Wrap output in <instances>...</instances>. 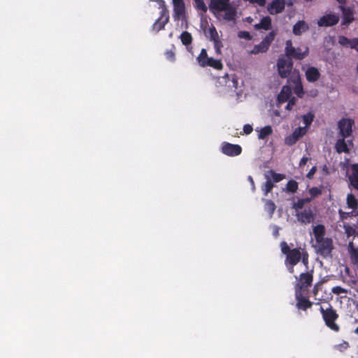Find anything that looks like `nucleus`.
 <instances>
[{
	"mask_svg": "<svg viewBox=\"0 0 358 358\" xmlns=\"http://www.w3.org/2000/svg\"><path fill=\"white\" fill-rule=\"evenodd\" d=\"M286 58L281 57L278 59L277 66L279 75L282 78H287L288 84L283 86L280 92L278 95L277 102L278 106L287 102L285 108L291 110V85H289L290 78H289L291 73V40H287L286 42Z\"/></svg>",
	"mask_w": 358,
	"mask_h": 358,
	"instance_id": "1",
	"label": "nucleus"
},
{
	"mask_svg": "<svg viewBox=\"0 0 358 358\" xmlns=\"http://www.w3.org/2000/svg\"><path fill=\"white\" fill-rule=\"evenodd\" d=\"M209 9L215 15H222L225 20H234L237 14L236 8L230 0H210Z\"/></svg>",
	"mask_w": 358,
	"mask_h": 358,
	"instance_id": "2",
	"label": "nucleus"
},
{
	"mask_svg": "<svg viewBox=\"0 0 358 358\" xmlns=\"http://www.w3.org/2000/svg\"><path fill=\"white\" fill-rule=\"evenodd\" d=\"M320 310L326 326L335 332L339 331L340 327L336 323L338 318L336 310L331 305L326 309L321 306Z\"/></svg>",
	"mask_w": 358,
	"mask_h": 358,
	"instance_id": "3",
	"label": "nucleus"
},
{
	"mask_svg": "<svg viewBox=\"0 0 358 358\" xmlns=\"http://www.w3.org/2000/svg\"><path fill=\"white\" fill-rule=\"evenodd\" d=\"M315 248L317 252L321 256L324 257H329L334 249L333 241L329 238L321 239L320 241L315 242Z\"/></svg>",
	"mask_w": 358,
	"mask_h": 358,
	"instance_id": "4",
	"label": "nucleus"
},
{
	"mask_svg": "<svg viewBox=\"0 0 358 358\" xmlns=\"http://www.w3.org/2000/svg\"><path fill=\"white\" fill-rule=\"evenodd\" d=\"M173 6V18L175 21H187L185 5L183 0H172Z\"/></svg>",
	"mask_w": 358,
	"mask_h": 358,
	"instance_id": "5",
	"label": "nucleus"
},
{
	"mask_svg": "<svg viewBox=\"0 0 358 358\" xmlns=\"http://www.w3.org/2000/svg\"><path fill=\"white\" fill-rule=\"evenodd\" d=\"M275 36V33L273 31L269 32L259 44L254 46L250 53L257 55L260 52H266L268 50L272 41L274 40Z\"/></svg>",
	"mask_w": 358,
	"mask_h": 358,
	"instance_id": "6",
	"label": "nucleus"
},
{
	"mask_svg": "<svg viewBox=\"0 0 358 358\" xmlns=\"http://www.w3.org/2000/svg\"><path fill=\"white\" fill-rule=\"evenodd\" d=\"M315 215L310 206L296 212L297 220L303 224L312 223L315 220Z\"/></svg>",
	"mask_w": 358,
	"mask_h": 358,
	"instance_id": "7",
	"label": "nucleus"
},
{
	"mask_svg": "<svg viewBox=\"0 0 358 358\" xmlns=\"http://www.w3.org/2000/svg\"><path fill=\"white\" fill-rule=\"evenodd\" d=\"M295 298V306L299 311H306L313 306V302H311L306 296L303 295V292L296 290Z\"/></svg>",
	"mask_w": 358,
	"mask_h": 358,
	"instance_id": "8",
	"label": "nucleus"
},
{
	"mask_svg": "<svg viewBox=\"0 0 358 358\" xmlns=\"http://www.w3.org/2000/svg\"><path fill=\"white\" fill-rule=\"evenodd\" d=\"M313 282V275L308 273H301L295 285V291L303 292L311 286Z\"/></svg>",
	"mask_w": 358,
	"mask_h": 358,
	"instance_id": "9",
	"label": "nucleus"
},
{
	"mask_svg": "<svg viewBox=\"0 0 358 358\" xmlns=\"http://www.w3.org/2000/svg\"><path fill=\"white\" fill-rule=\"evenodd\" d=\"M213 25V24H211ZM206 35L210 41H213L215 52L217 55L221 54V49L223 47L222 41L220 40L219 35L216 29L212 26L206 31Z\"/></svg>",
	"mask_w": 358,
	"mask_h": 358,
	"instance_id": "10",
	"label": "nucleus"
},
{
	"mask_svg": "<svg viewBox=\"0 0 358 358\" xmlns=\"http://www.w3.org/2000/svg\"><path fill=\"white\" fill-rule=\"evenodd\" d=\"M354 121L348 118H342L338 124L342 137L347 138L352 134Z\"/></svg>",
	"mask_w": 358,
	"mask_h": 358,
	"instance_id": "11",
	"label": "nucleus"
},
{
	"mask_svg": "<svg viewBox=\"0 0 358 358\" xmlns=\"http://www.w3.org/2000/svg\"><path fill=\"white\" fill-rule=\"evenodd\" d=\"M300 260L307 266L308 264V254L303 248L292 249V266L296 265Z\"/></svg>",
	"mask_w": 358,
	"mask_h": 358,
	"instance_id": "12",
	"label": "nucleus"
},
{
	"mask_svg": "<svg viewBox=\"0 0 358 358\" xmlns=\"http://www.w3.org/2000/svg\"><path fill=\"white\" fill-rule=\"evenodd\" d=\"M222 152L227 156L234 157L241 155L242 148L239 145L224 142L222 144Z\"/></svg>",
	"mask_w": 358,
	"mask_h": 358,
	"instance_id": "13",
	"label": "nucleus"
},
{
	"mask_svg": "<svg viewBox=\"0 0 358 358\" xmlns=\"http://www.w3.org/2000/svg\"><path fill=\"white\" fill-rule=\"evenodd\" d=\"M285 5L284 0H273L268 5L267 9L270 14L274 15L280 13L284 9Z\"/></svg>",
	"mask_w": 358,
	"mask_h": 358,
	"instance_id": "14",
	"label": "nucleus"
},
{
	"mask_svg": "<svg viewBox=\"0 0 358 358\" xmlns=\"http://www.w3.org/2000/svg\"><path fill=\"white\" fill-rule=\"evenodd\" d=\"M282 252L286 255L285 264L289 271H291V248L285 241L280 243Z\"/></svg>",
	"mask_w": 358,
	"mask_h": 358,
	"instance_id": "15",
	"label": "nucleus"
},
{
	"mask_svg": "<svg viewBox=\"0 0 358 358\" xmlns=\"http://www.w3.org/2000/svg\"><path fill=\"white\" fill-rule=\"evenodd\" d=\"M320 76L318 69L315 67H309L306 71V77L309 82L317 81Z\"/></svg>",
	"mask_w": 358,
	"mask_h": 358,
	"instance_id": "16",
	"label": "nucleus"
},
{
	"mask_svg": "<svg viewBox=\"0 0 358 358\" xmlns=\"http://www.w3.org/2000/svg\"><path fill=\"white\" fill-rule=\"evenodd\" d=\"M292 92L299 98H302L305 94L303 85L299 79L292 78Z\"/></svg>",
	"mask_w": 358,
	"mask_h": 358,
	"instance_id": "17",
	"label": "nucleus"
},
{
	"mask_svg": "<svg viewBox=\"0 0 358 358\" xmlns=\"http://www.w3.org/2000/svg\"><path fill=\"white\" fill-rule=\"evenodd\" d=\"M352 170V173L349 176V180L350 185L358 190V164H353Z\"/></svg>",
	"mask_w": 358,
	"mask_h": 358,
	"instance_id": "18",
	"label": "nucleus"
},
{
	"mask_svg": "<svg viewBox=\"0 0 358 358\" xmlns=\"http://www.w3.org/2000/svg\"><path fill=\"white\" fill-rule=\"evenodd\" d=\"M313 234L315 238V242H319L321 239L325 238V228L322 224H317L313 228Z\"/></svg>",
	"mask_w": 358,
	"mask_h": 358,
	"instance_id": "19",
	"label": "nucleus"
},
{
	"mask_svg": "<svg viewBox=\"0 0 358 358\" xmlns=\"http://www.w3.org/2000/svg\"><path fill=\"white\" fill-rule=\"evenodd\" d=\"M344 22H352L355 20L353 10L350 7L341 6Z\"/></svg>",
	"mask_w": 358,
	"mask_h": 358,
	"instance_id": "20",
	"label": "nucleus"
},
{
	"mask_svg": "<svg viewBox=\"0 0 358 358\" xmlns=\"http://www.w3.org/2000/svg\"><path fill=\"white\" fill-rule=\"evenodd\" d=\"M345 138L342 137V138L338 139L336 143V150L338 153H349L350 150L348 147V145L345 141Z\"/></svg>",
	"mask_w": 358,
	"mask_h": 358,
	"instance_id": "21",
	"label": "nucleus"
},
{
	"mask_svg": "<svg viewBox=\"0 0 358 358\" xmlns=\"http://www.w3.org/2000/svg\"><path fill=\"white\" fill-rule=\"evenodd\" d=\"M308 131L306 127H299L292 132V144L296 143L300 138L303 136Z\"/></svg>",
	"mask_w": 358,
	"mask_h": 358,
	"instance_id": "22",
	"label": "nucleus"
},
{
	"mask_svg": "<svg viewBox=\"0 0 358 358\" xmlns=\"http://www.w3.org/2000/svg\"><path fill=\"white\" fill-rule=\"evenodd\" d=\"M265 177L266 179H270L272 182H278L285 178V176L281 173H277L273 170H270L267 171L265 174Z\"/></svg>",
	"mask_w": 358,
	"mask_h": 358,
	"instance_id": "23",
	"label": "nucleus"
},
{
	"mask_svg": "<svg viewBox=\"0 0 358 358\" xmlns=\"http://www.w3.org/2000/svg\"><path fill=\"white\" fill-rule=\"evenodd\" d=\"M308 53V48L304 46L303 50L301 48H294L292 47V58L297 59H303Z\"/></svg>",
	"mask_w": 358,
	"mask_h": 358,
	"instance_id": "24",
	"label": "nucleus"
},
{
	"mask_svg": "<svg viewBox=\"0 0 358 358\" xmlns=\"http://www.w3.org/2000/svg\"><path fill=\"white\" fill-rule=\"evenodd\" d=\"M350 257L353 264H358V248H355L352 242H350L348 245Z\"/></svg>",
	"mask_w": 358,
	"mask_h": 358,
	"instance_id": "25",
	"label": "nucleus"
},
{
	"mask_svg": "<svg viewBox=\"0 0 358 358\" xmlns=\"http://www.w3.org/2000/svg\"><path fill=\"white\" fill-rule=\"evenodd\" d=\"M311 201V198H302V199H298L297 201H294L292 203V208H294L296 212L297 210H303L304 209V206L306 204L309 203Z\"/></svg>",
	"mask_w": 358,
	"mask_h": 358,
	"instance_id": "26",
	"label": "nucleus"
},
{
	"mask_svg": "<svg viewBox=\"0 0 358 358\" xmlns=\"http://www.w3.org/2000/svg\"><path fill=\"white\" fill-rule=\"evenodd\" d=\"M210 66L216 70H221L223 68V64L220 59H215L213 57H210L208 62L204 64V67Z\"/></svg>",
	"mask_w": 358,
	"mask_h": 358,
	"instance_id": "27",
	"label": "nucleus"
},
{
	"mask_svg": "<svg viewBox=\"0 0 358 358\" xmlns=\"http://www.w3.org/2000/svg\"><path fill=\"white\" fill-rule=\"evenodd\" d=\"M339 16L334 14L329 13L322 16L318 21V22H338Z\"/></svg>",
	"mask_w": 358,
	"mask_h": 358,
	"instance_id": "28",
	"label": "nucleus"
},
{
	"mask_svg": "<svg viewBox=\"0 0 358 358\" xmlns=\"http://www.w3.org/2000/svg\"><path fill=\"white\" fill-rule=\"evenodd\" d=\"M210 57H209L208 56V54H207V51L206 49L203 48L201 50V52L200 54L199 55V56L197 57L196 59H197V62L199 63V64L201 66V67H204V64H206V62H208V59H210Z\"/></svg>",
	"mask_w": 358,
	"mask_h": 358,
	"instance_id": "29",
	"label": "nucleus"
},
{
	"mask_svg": "<svg viewBox=\"0 0 358 358\" xmlns=\"http://www.w3.org/2000/svg\"><path fill=\"white\" fill-rule=\"evenodd\" d=\"M264 210L268 213V215L271 217L274 213L275 210V205L273 201L271 200L264 199Z\"/></svg>",
	"mask_w": 358,
	"mask_h": 358,
	"instance_id": "30",
	"label": "nucleus"
},
{
	"mask_svg": "<svg viewBox=\"0 0 358 358\" xmlns=\"http://www.w3.org/2000/svg\"><path fill=\"white\" fill-rule=\"evenodd\" d=\"M273 133V129L271 126H265L262 128L258 134V138L259 139H265L267 136H270Z\"/></svg>",
	"mask_w": 358,
	"mask_h": 358,
	"instance_id": "31",
	"label": "nucleus"
},
{
	"mask_svg": "<svg viewBox=\"0 0 358 358\" xmlns=\"http://www.w3.org/2000/svg\"><path fill=\"white\" fill-rule=\"evenodd\" d=\"M347 204L350 208L356 209L358 206V200L352 194H349L347 196Z\"/></svg>",
	"mask_w": 358,
	"mask_h": 358,
	"instance_id": "32",
	"label": "nucleus"
},
{
	"mask_svg": "<svg viewBox=\"0 0 358 358\" xmlns=\"http://www.w3.org/2000/svg\"><path fill=\"white\" fill-rule=\"evenodd\" d=\"M169 10L166 8H162L160 17L156 20L155 22H169Z\"/></svg>",
	"mask_w": 358,
	"mask_h": 358,
	"instance_id": "33",
	"label": "nucleus"
},
{
	"mask_svg": "<svg viewBox=\"0 0 358 358\" xmlns=\"http://www.w3.org/2000/svg\"><path fill=\"white\" fill-rule=\"evenodd\" d=\"M301 119H302L303 122L305 124L304 127H306V128H308L309 126L311 124V123L313 121L314 115L311 112H309L305 115H303L301 116Z\"/></svg>",
	"mask_w": 358,
	"mask_h": 358,
	"instance_id": "34",
	"label": "nucleus"
},
{
	"mask_svg": "<svg viewBox=\"0 0 358 358\" xmlns=\"http://www.w3.org/2000/svg\"><path fill=\"white\" fill-rule=\"evenodd\" d=\"M180 39L182 43L185 45H188L192 43V38L191 34L187 31H183L180 35Z\"/></svg>",
	"mask_w": 358,
	"mask_h": 358,
	"instance_id": "35",
	"label": "nucleus"
},
{
	"mask_svg": "<svg viewBox=\"0 0 358 358\" xmlns=\"http://www.w3.org/2000/svg\"><path fill=\"white\" fill-rule=\"evenodd\" d=\"M176 52V47L173 45L171 46V48L170 50H167L166 52H165V56H166V58L169 60L170 62H174L175 59H176V57H175V53Z\"/></svg>",
	"mask_w": 358,
	"mask_h": 358,
	"instance_id": "36",
	"label": "nucleus"
},
{
	"mask_svg": "<svg viewBox=\"0 0 358 358\" xmlns=\"http://www.w3.org/2000/svg\"><path fill=\"white\" fill-rule=\"evenodd\" d=\"M273 187V183L272 180L270 179H266V181L262 187V190L264 192V194L266 195L268 192H270Z\"/></svg>",
	"mask_w": 358,
	"mask_h": 358,
	"instance_id": "37",
	"label": "nucleus"
},
{
	"mask_svg": "<svg viewBox=\"0 0 358 358\" xmlns=\"http://www.w3.org/2000/svg\"><path fill=\"white\" fill-rule=\"evenodd\" d=\"M338 43L343 46H350L352 48V40H350L344 36H339Z\"/></svg>",
	"mask_w": 358,
	"mask_h": 358,
	"instance_id": "38",
	"label": "nucleus"
},
{
	"mask_svg": "<svg viewBox=\"0 0 358 358\" xmlns=\"http://www.w3.org/2000/svg\"><path fill=\"white\" fill-rule=\"evenodd\" d=\"M307 24H294L292 28V33L294 34H299L300 29H302L303 31L308 29Z\"/></svg>",
	"mask_w": 358,
	"mask_h": 358,
	"instance_id": "39",
	"label": "nucleus"
},
{
	"mask_svg": "<svg viewBox=\"0 0 358 358\" xmlns=\"http://www.w3.org/2000/svg\"><path fill=\"white\" fill-rule=\"evenodd\" d=\"M195 7L202 12H206L207 6H206L204 1L203 0H196L194 1Z\"/></svg>",
	"mask_w": 358,
	"mask_h": 358,
	"instance_id": "40",
	"label": "nucleus"
},
{
	"mask_svg": "<svg viewBox=\"0 0 358 358\" xmlns=\"http://www.w3.org/2000/svg\"><path fill=\"white\" fill-rule=\"evenodd\" d=\"M238 36L240 38H244V39H245L247 41H249V40L252 39V36L247 31H238Z\"/></svg>",
	"mask_w": 358,
	"mask_h": 358,
	"instance_id": "41",
	"label": "nucleus"
},
{
	"mask_svg": "<svg viewBox=\"0 0 358 358\" xmlns=\"http://www.w3.org/2000/svg\"><path fill=\"white\" fill-rule=\"evenodd\" d=\"M309 193L311 196L310 198L312 199L313 198H315V197L317 196L318 195L321 194L322 192L319 188L314 187H311L309 189Z\"/></svg>",
	"mask_w": 358,
	"mask_h": 358,
	"instance_id": "42",
	"label": "nucleus"
},
{
	"mask_svg": "<svg viewBox=\"0 0 358 358\" xmlns=\"http://www.w3.org/2000/svg\"><path fill=\"white\" fill-rule=\"evenodd\" d=\"M272 24H255V27L256 29H265L269 30L271 29Z\"/></svg>",
	"mask_w": 358,
	"mask_h": 358,
	"instance_id": "43",
	"label": "nucleus"
},
{
	"mask_svg": "<svg viewBox=\"0 0 358 358\" xmlns=\"http://www.w3.org/2000/svg\"><path fill=\"white\" fill-rule=\"evenodd\" d=\"M245 2H249L251 4H257L259 6H264L266 5V0H243Z\"/></svg>",
	"mask_w": 358,
	"mask_h": 358,
	"instance_id": "44",
	"label": "nucleus"
},
{
	"mask_svg": "<svg viewBox=\"0 0 358 358\" xmlns=\"http://www.w3.org/2000/svg\"><path fill=\"white\" fill-rule=\"evenodd\" d=\"M331 291L333 293H334L336 294H344V293L347 292V291L344 288H343L340 286L334 287L332 288Z\"/></svg>",
	"mask_w": 358,
	"mask_h": 358,
	"instance_id": "45",
	"label": "nucleus"
},
{
	"mask_svg": "<svg viewBox=\"0 0 358 358\" xmlns=\"http://www.w3.org/2000/svg\"><path fill=\"white\" fill-rule=\"evenodd\" d=\"M252 131H253V128L250 124H247L243 126L244 134H250L252 132Z\"/></svg>",
	"mask_w": 358,
	"mask_h": 358,
	"instance_id": "46",
	"label": "nucleus"
},
{
	"mask_svg": "<svg viewBox=\"0 0 358 358\" xmlns=\"http://www.w3.org/2000/svg\"><path fill=\"white\" fill-rule=\"evenodd\" d=\"M317 169L315 166H313L306 175V177L309 179L313 178V175L315 173Z\"/></svg>",
	"mask_w": 358,
	"mask_h": 358,
	"instance_id": "47",
	"label": "nucleus"
},
{
	"mask_svg": "<svg viewBox=\"0 0 358 358\" xmlns=\"http://www.w3.org/2000/svg\"><path fill=\"white\" fill-rule=\"evenodd\" d=\"M352 48L356 50L358 52V38L352 39Z\"/></svg>",
	"mask_w": 358,
	"mask_h": 358,
	"instance_id": "48",
	"label": "nucleus"
},
{
	"mask_svg": "<svg viewBox=\"0 0 358 358\" xmlns=\"http://www.w3.org/2000/svg\"><path fill=\"white\" fill-rule=\"evenodd\" d=\"M298 189V183L295 180H292V194L294 193Z\"/></svg>",
	"mask_w": 358,
	"mask_h": 358,
	"instance_id": "49",
	"label": "nucleus"
},
{
	"mask_svg": "<svg viewBox=\"0 0 358 358\" xmlns=\"http://www.w3.org/2000/svg\"><path fill=\"white\" fill-rule=\"evenodd\" d=\"M285 144H287V145H291V143H292V141H291V136H287L285 138Z\"/></svg>",
	"mask_w": 358,
	"mask_h": 358,
	"instance_id": "50",
	"label": "nucleus"
},
{
	"mask_svg": "<svg viewBox=\"0 0 358 358\" xmlns=\"http://www.w3.org/2000/svg\"><path fill=\"white\" fill-rule=\"evenodd\" d=\"M260 22L264 23V22H271V18L269 17H263Z\"/></svg>",
	"mask_w": 358,
	"mask_h": 358,
	"instance_id": "51",
	"label": "nucleus"
},
{
	"mask_svg": "<svg viewBox=\"0 0 358 358\" xmlns=\"http://www.w3.org/2000/svg\"><path fill=\"white\" fill-rule=\"evenodd\" d=\"M285 188L288 192H291V180L287 181Z\"/></svg>",
	"mask_w": 358,
	"mask_h": 358,
	"instance_id": "52",
	"label": "nucleus"
},
{
	"mask_svg": "<svg viewBox=\"0 0 358 358\" xmlns=\"http://www.w3.org/2000/svg\"><path fill=\"white\" fill-rule=\"evenodd\" d=\"M308 162L307 157H303L300 161V166L305 165L306 162Z\"/></svg>",
	"mask_w": 358,
	"mask_h": 358,
	"instance_id": "53",
	"label": "nucleus"
},
{
	"mask_svg": "<svg viewBox=\"0 0 358 358\" xmlns=\"http://www.w3.org/2000/svg\"><path fill=\"white\" fill-rule=\"evenodd\" d=\"M248 180L250 181V182L251 183V185H252V189L254 190L255 189V182H254V180L252 179V176H248Z\"/></svg>",
	"mask_w": 358,
	"mask_h": 358,
	"instance_id": "54",
	"label": "nucleus"
},
{
	"mask_svg": "<svg viewBox=\"0 0 358 358\" xmlns=\"http://www.w3.org/2000/svg\"><path fill=\"white\" fill-rule=\"evenodd\" d=\"M273 235L274 236L277 237L279 235V229L278 227H275L273 231Z\"/></svg>",
	"mask_w": 358,
	"mask_h": 358,
	"instance_id": "55",
	"label": "nucleus"
},
{
	"mask_svg": "<svg viewBox=\"0 0 358 358\" xmlns=\"http://www.w3.org/2000/svg\"><path fill=\"white\" fill-rule=\"evenodd\" d=\"M335 24H329V23H327V24H318V25L320 27H323V26H325V27H330V26H332V25H334Z\"/></svg>",
	"mask_w": 358,
	"mask_h": 358,
	"instance_id": "56",
	"label": "nucleus"
},
{
	"mask_svg": "<svg viewBox=\"0 0 358 358\" xmlns=\"http://www.w3.org/2000/svg\"><path fill=\"white\" fill-rule=\"evenodd\" d=\"M159 24V29H162L164 28L165 23L163 24Z\"/></svg>",
	"mask_w": 358,
	"mask_h": 358,
	"instance_id": "57",
	"label": "nucleus"
},
{
	"mask_svg": "<svg viewBox=\"0 0 358 358\" xmlns=\"http://www.w3.org/2000/svg\"><path fill=\"white\" fill-rule=\"evenodd\" d=\"M292 106H293L294 105H295V103H296V99H295V97H294V96H292Z\"/></svg>",
	"mask_w": 358,
	"mask_h": 358,
	"instance_id": "58",
	"label": "nucleus"
},
{
	"mask_svg": "<svg viewBox=\"0 0 358 358\" xmlns=\"http://www.w3.org/2000/svg\"><path fill=\"white\" fill-rule=\"evenodd\" d=\"M338 1V3H345L346 2V0H337Z\"/></svg>",
	"mask_w": 358,
	"mask_h": 358,
	"instance_id": "59",
	"label": "nucleus"
},
{
	"mask_svg": "<svg viewBox=\"0 0 358 358\" xmlns=\"http://www.w3.org/2000/svg\"><path fill=\"white\" fill-rule=\"evenodd\" d=\"M355 333L356 334H358V327L355 329Z\"/></svg>",
	"mask_w": 358,
	"mask_h": 358,
	"instance_id": "60",
	"label": "nucleus"
},
{
	"mask_svg": "<svg viewBox=\"0 0 358 358\" xmlns=\"http://www.w3.org/2000/svg\"><path fill=\"white\" fill-rule=\"evenodd\" d=\"M247 20L248 22H251V21L252 20L250 17H248Z\"/></svg>",
	"mask_w": 358,
	"mask_h": 358,
	"instance_id": "61",
	"label": "nucleus"
},
{
	"mask_svg": "<svg viewBox=\"0 0 358 358\" xmlns=\"http://www.w3.org/2000/svg\"><path fill=\"white\" fill-rule=\"evenodd\" d=\"M343 344L345 345V348L348 346V343H346V342H345Z\"/></svg>",
	"mask_w": 358,
	"mask_h": 358,
	"instance_id": "62",
	"label": "nucleus"
},
{
	"mask_svg": "<svg viewBox=\"0 0 358 358\" xmlns=\"http://www.w3.org/2000/svg\"><path fill=\"white\" fill-rule=\"evenodd\" d=\"M201 27L206 28V26L203 27V24H204L203 23H201Z\"/></svg>",
	"mask_w": 358,
	"mask_h": 358,
	"instance_id": "63",
	"label": "nucleus"
},
{
	"mask_svg": "<svg viewBox=\"0 0 358 358\" xmlns=\"http://www.w3.org/2000/svg\"><path fill=\"white\" fill-rule=\"evenodd\" d=\"M298 22H299V23L304 22V21H303V20H299V21H298Z\"/></svg>",
	"mask_w": 358,
	"mask_h": 358,
	"instance_id": "64",
	"label": "nucleus"
}]
</instances>
